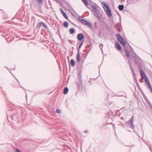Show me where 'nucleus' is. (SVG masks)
<instances>
[{"mask_svg": "<svg viewBox=\"0 0 152 152\" xmlns=\"http://www.w3.org/2000/svg\"><path fill=\"white\" fill-rule=\"evenodd\" d=\"M130 59L133 60L135 62V64L138 66V69L140 71L141 79H144L146 84L148 86V87H151V84L150 81L144 71L143 70L142 61L140 58L136 54H135V56L131 55Z\"/></svg>", "mask_w": 152, "mask_h": 152, "instance_id": "f257e3e1", "label": "nucleus"}, {"mask_svg": "<svg viewBox=\"0 0 152 152\" xmlns=\"http://www.w3.org/2000/svg\"><path fill=\"white\" fill-rule=\"evenodd\" d=\"M117 39L119 42L121 44L124 46V51L125 52L126 56L127 57H129L130 58L131 56H130L129 53L132 51L133 52V53L135 56L136 54L135 52H134V50L130 46L129 44V49L128 50L127 47L126 46V42L124 38L120 34H117L116 35ZM132 55L131 54L130 55Z\"/></svg>", "mask_w": 152, "mask_h": 152, "instance_id": "f03ea898", "label": "nucleus"}, {"mask_svg": "<svg viewBox=\"0 0 152 152\" xmlns=\"http://www.w3.org/2000/svg\"><path fill=\"white\" fill-rule=\"evenodd\" d=\"M91 8L93 11L94 14L97 18L98 20H100L102 18V15L99 13V10L97 9L95 5H92Z\"/></svg>", "mask_w": 152, "mask_h": 152, "instance_id": "7ed1b4c3", "label": "nucleus"}, {"mask_svg": "<svg viewBox=\"0 0 152 152\" xmlns=\"http://www.w3.org/2000/svg\"><path fill=\"white\" fill-rule=\"evenodd\" d=\"M42 26L44 27V28L47 30V31L49 33L50 35H52L47 25L45 23L42 22H39L37 23L36 29H37L38 28V29H39Z\"/></svg>", "mask_w": 152, "mask_h": 152, "instance_id": "20e7f679", "label": "nucleus"}, {"mask_svg": "<svg viewBox=\"0 0 152 152\" xmlns=\"http://www.w3.org/2000/svg\"><path fill=\"white\" fill-rule=\"evenodd\" d=\"M78 20L83 24L86 25L89 28H92V26L90 22H88L84 19H81L80 17H78Z\"/></svg>", "mask_w": 152, "mask_h": 152, "instance_id": "39448f33", "label": "nucleus"}, {"mask_svg": "<svg viewBox=\"0 0 152 152\" xmlns=\"http://www.w3.org/2000/svg\"><path fill=\"white\" fill-rule=\"evenodd\" d=\"M134 117L132 115L131 118L127 122H126V124H128L130 126V127L133 129H134V125L133 124Z\"/></svg>", "mask_w": 152, "mask_h": 152, "instance_id": "423d86ee", "label": "nucleus"}, {"mask_svg": "<svg viewBox=\"0 0 152 152\" xmlns=\"http://www.w3.org/2000/svg\"><path fill=\"white\" fill-rule=\"evenodd\" d=\"M77 84L79 89L80 90H83L84 87L83 84V81L81 79L79 80L78 82L77 83Z\"/></svg>", "mask_w": 152, "mask_h": 152, "instance_id": "0eeeda50", "label": "nucleus"}, {"mask_svg": "<svg viewBox=\"0 0 152 152\" xmlns=\"http://www.w3.org/2000/svg\"><path fill=\"white\" fill-rule=\"evenodd\" d=\"M61 13L62 14L64 17L65 18H66V19H67L69 22L71 23L72 24L74 25L75 26H76L77 27V26L76 25H74L68 19V17L67 15L66 14V13L64 11V10L61 9L60 8V9Z\"/></svg>", "mask_w": 152, "mask_h": 152, "instance_id": "6e6552de", "label": "nucleus"}, {"mask_svg": "<svg viewBox=\"0 0 152 152\" xmlns=\"http://www.w3.org/2000/svg\"><path fill=\"white\" fill-rule=\"evenodd\" d=\"M105 12L107 16L109 17H111L112 15V13L111 12V10L109 7L107 8L104 9Z\"/></svg>", "mask_w": 152, "mask_h": 152, "instance_id": "1a4fd4ad", "label": "nucleus"}, {"mask_svg": "<svg viewBox=\"0 0 152 152\" xmlns=\"http://www.w3.org/2000/svg\"><path fill=\"white\" fill-rule=\"evenodd\" d=\"M77 39L79 41H84V39L85 37L83 34L82 33L78 34L77 36Z\"/></svg>", "mask_w": 152, "mask_h": 152, "instance_id": "9d476101", "label": "nucleus"}, {"mask_svg": "<svg viewBox=\"0 0 152 152\" xmlns=\"http://www.w3.org/2000/svg\"><path fill=\"white\" fill-rule=\"evenodd\" d=\"M115 48L119 50H122V47L119 43L118 42H115Z\"/></svg>", "mask_w": 152, "mask_h": 152, "instance_id": "9b49d317", "label": "nucleus"}, {"mask_svg": "<svg viewBox=\"0 0 152 152\" xmlns=\"http://www.w3.org/2000/svg\"><path fill=\"white\" fill-rule=\"evenodd\" d=\"M81 57L80 54V51H77V54L76 56L77 61L78 62H80L81 61Z\"/></svg>", "mask_w": 152, "mask_h": 152, "instance_id": "f8f14e48", "label": "nucleus"}, {"mask_svg": "<svg viewBox=\"0 0 152 152\" xmlns=\"http://www.w3.org/2000/svg\"><path fill=\"white\" fill-rule=\"evenodd\" d=\"M73 13H71L72 15L73 16L76 18H77L78 17H79L80 16L74 10H73Z\"/></svg>", "mask_w": 152, "mask_h": 152, "instance_id": "ddd939ff", "label": "nucleus"}, {"mask_svg": "<svg viewBox=\"0 0 152 152\" xmlns=\"http://www.w3.org/2000/svg\"><path fill=\"white\" fill-rule=\"evenodd\" d=\"M101 3L103 5H102V6L103 7L104 9H105L109 7V6L106 3L104 2H102Z\"/></svg>", "mask_w": 152, "mask_h": 152, "instance_id": "4468645a", "label": "nucleus"}, {"mask_svg": "<svg viewBox=\"0 0 152 152\" xmlns=\"http://www.w3.org/2000/svg\"><path fill=\"white\" fill-rule=\"evenodd\" d=\"M64 92L63 93L64 94H67L68 92L69 91V89L67 87H65L64 88Z\"/></svg>", "mask_w": 152, "mask_h": 152, "instance_id": "2eb2a0df", "label": "nucleus"}, {"mask_svg": "<svg viewBox=\"0 0 152 152\" xmlns=\"http://www.w3.org/2000/svg\"><path fill=\"white\" fill-rule=\"evenodd\" d=\"M118 8L120 11H122L124 9V5H122V4L119 5L118 6Z\"/></svg>", "mask_w": 152, "mask_h": 152, "instance_id": "dca6fc26", "label": "nucleus"}, {"mask_svg": "<svg viewBox=\"0 0 152 152\" xmlns=\"http://www.w3.org/2000/svg\"><path fill=\"white\" fill-rule=\"evenodd\" d=\"M70 64L71 66H75V61L73 59H72L70 60Z\"/></svg>", "mask_w": 152, "mask_h": 152, "instance_id": "f3484780", "label": "nucleus"}, {"mask_svg": "<svg viewBox=\"0 0 152 152\" xmlns=\"http://www.w3.org/2000/svg\"><path fill=\"white\" fill-rule=\"evenodd\" d=\"M75 29L74 28H72L70 29L69 30V32L70 33L72 34L75 33Z\"/></svg>", "mask_w": 152, "mask_h": 152, "instance_id": "a211bd4d", "label": "nucleus"}, {"mask_svg": "<svg viewBox=\"0 0 152 152\" xmlns=\"http://www.w3.org/2000/svg\"><path fill=\"white\" fill-rule=\"evenodd\" d=\"M81 41V42L79 45L78 48L77 49V51H80V49L81 48V47L84 42V41H83H83Z\"/></svg>", "mask_w": 152, "mask_h": 152, "instance_id": "6ab92c4d", "label": "nucleus"}, {"mask_svg": "<svg viewBox=\"0 0 152 152\" xmlns=\"http://www.w3.org/2000/svg\"><path fill=\"white\" fill-rule=\"evenodd\" d=\"M105 114L106 115L105 116L106 118H110L111 116V114L109 112H107Z\"/></svg>", "mask_w": 152, "mask_h": 152, "instance_id": "aec40b11", "label": "nucleus"}, {"mask_svg": "<svg viewBox=\"0 0 152 152\" xmlns=\"http://www.w3.org/2000/svg\"><path fill=\"white\" fill-rule=\"evenodd\" d=\"M134 80H135V81L136 84L137 86V87L139 89H140V87L139 84L137 81V78H134Z\"/></svg>", "mask_w": 152, "mask_h": 152, "instance_id": "412c9836", "label": "nucleus"}, {"mask_svg": "<svg viewBox=\"0 0 152 152\" xmlns=\"http://www.w3.org/2000/svg\"><path fill=\"white\" fill-rule=\"evenodd\" d=\"M68 23L66 21H64L63 24V26L64 27L66 28H67L69 26Z\"/></svg>", "mask_w": 152, "mask_h": 152, "instance_id": "4be33fe9", "label": "nucleus"}, {"mask_svg": "<svg viewBox=\"0 0 152 152\" xmlns=\"http://www.w3.org/2000/svg\"><path fill=\"white\" fill-rule=\"evenodd\" d=\"M83 2L84 3V4H85V5L86 6H88L89 5L88 2L87 0H86L84 2Z\"/></svg>", "mask_w": 152, "mask_h": 152, "instance_id": "5701e85b", "label": "nucleus"}, {"mask_svg": "<svg viewBox=\"0 0 152 152\" xmlns=\"http://www.w3.org/2000/svg\"><path fill=\"white\" fill-rule=\"evenodd\" d=\"M82 75H81V72H79L78 74V76L77 77V78L79 79V80H80V79H81V77Z\"/></svg>", "mask_w": 152, "mask_h": 152, "instance_id": "b1692460", "label": "nucleus"}, {"mask_svg": "<svg viewBox=\"0 0 152 152\" xmlns=\"http://www.w3.org/2000/svg\"><path fill=\"white\" fill-rule=\"evenodd\" d=\"M37 2L39 4H42L43 0H36Z\"/></svg>", "mask_w": 152, "mask_h": 152, "instance_id": "393cba45", "label": "nucleus"}, {"mask_svg": "<svg viewBox=\"0 0 152 152\" xmlns=\"http://www.w3.org/2000/svg\"><path fill=\"white\" fill-rule=\"evenodd\" d=\"M128 61H129V65H130V67L131 68V69L132 72H134V70H133V68H132V66L130 62V61H129V59H128Z\"/></svg>", "mask_w": 152, "mask_h": 152, "instance_id": "a878e982", "label": "nucleus"}, {"mask_svg": "<svg viewBox=\"0 0 152 152\" xmlns=\"http://www.w3.org/2000/svg\"><path fill=\"white\" fill-rule=\"evenodd\" d=\"M56 113L58 114H60V113H61V111L60 110L58 109H57L56 110Z\"/></svg>", "mask_w": 152, "mask_h": 152, "instance_id": "bb28decb", "label": "nucleus"}, {"mask_svg": "<svg viewBox=\"0 0 152 152\" xmlns=\"http://www.w3.org/2000/svg\"><path fill=\"white\" fill-rule=\"evenodd\" d=\"M90 44L89 45H87V46L89 48H90L91 47V48H92V47H91L92 43H91V42L90 40Z\"/></svg>", "mask_w": 152, "mask_h": 152, "instance_id": "cd10ccee", "label": "nucleus"}, {"mask_svg": "<svg viewBox=\"0 0 152 152\" xmlns=\"http://www.w3.org/2000/svg\"><path fill=\"white\" fill-rule=\"evenodd\" d=\"M91 79V78H90L89 81V84H91V79L92 80H94V79Z\"/></svg>", "mask_w": 152, "mask_h": 152, "instance_id": "c85d7f7f", "label": "nucleus"}, {"mask_svg": "<svg viewBox=\"0 0 152 152\" xmlns=\"http://www.w3.org/2000/svg\"><path fill=\"white\" fill-rule=\"evenodd\" d=\"M132 1V0H128L127 1V2L128 4H129V3H131Z\"/></svg>", "mask_w": 152, "mask_h": 152, "instance_id": "c756f323", "label": "nucleus"}, {"mask_svg": "<svg viewBox=\"0 0 152 152\" xmlns=\"http://www.w3.org/2000/svg\"><path fill=\"white\" fill-rule=\"evenodd\" d=\"M133 72V76L134 77V78H136V75H135V74L134 73V72Z\"/></svg>", "mask_w": 152, "mask_h": 152, "instance_id": "7c9ffc66", "label": "nucleus"}, {"mask_svg": "<svg viewBox=\"0 0 152 152\" xmlns=\"http://www.w3.org/2000/svg\"><path fill=\"white\" fill-rule=\"evenodd\" d=\"M143 97L145 99L147 98L146 96H145V94L144 93L143 94Z\"/></svg>", "mask_w": 152, "mask_h": 152, "instance_id": "2f4dec72", "label": "nucleus"}, {"mask_svg": "<svg viewBox=\"0 0 152 152\" xmlns=\"http://www.w3.org/2000/svg\"><path fill=\"white\" fill-rule=\"evenodd\" d=\"M15 152H21L18 149H16L15 150Z\"/></svg>", "mask_w": 152, "mask_h": 152, "instance_id": "473e14b6", "label": "nucleus"}, {"mask_svg": "<svg viewBox=\"0 0 152 152\" xmlns=\"http://www.w3.org/2000/svg\"><path fill=\"white\" fill-rule=\"evenodd\" d=\"M102 46L101 49L102 50V47H103V45L102 44H100V45H99V48H100V46Z\"/></svg>", "mask_w": 152, "mask_h": 152, "instance_id": "72a5a7b5", "label": "nucleus"}, {"mask_svg": "<svg viewBox=\"0 0 152 152\" xmlns=\"http://www.w3.org/2000/svg\"><path fill=\"white\" fill-rule=\"evenodd\" d=\"M145 100L146 102L147 103L148 102H149V100H148V99L147 98L146 99H145Z\"/></svg>", "mask_w": 152, "mask_h": 152, "instance_id": "f704fd0d", "label": "nucleus"}, {"mask_svg": "<svg viewBox=\"0 0 152 152\" xmlns=\"http://www.w3.org/2000/svg\"><path fill=\"white\" fill-rule=\"evenodd\" d=\"M145 100L146 102L147 103L148 102H149V100H148V99L147 98L146 99H145Z\"/></svg>", "mask_w": 152, "mask_h": 152, "instance_id": "c9c22d12", "label": "nucleus"}, {"mask_svg": "<svg viewBox=\"0 0 152 152\" xmlns=\"http://www.w3.org/2000/svg\"><path fill=\"white\" fill-rule=\"evenodd\" d=\"M53 0L54 1H56V2H57L58 3H59L58 0Z\"/></svg>", "mask_w": 152, "mask_h": 152, "instance_id": "e433bc0d", "label": "nucleus"}, {"mask_svg": "<svg viewBox=\"0 0 152 152\" xmlns=\"http://www.w3.org/2000/svg\"><path fill=\"white\" fill-rule=\"evenodd\" d=\"M148 87L151 89V91L152 93V88L151 86V87Z\"/></svg>", "mask_w": 152, "mask_h": 152, "instance_id": "4c0bfd02", "label": "nucleus"}, {"mask_svg": "<svg viewBox=\"0 0 152 152\" xmlns=\"http://www.w3.org/2000/svg\"><path fill=\"white\" fill-rule=\"evenodd\" d=\"M39 12L41 13H42V11L41 10H40Z\"/></svg>", "mask_w": 152, "mask_h": 152, "instance_id": "58836bf2", "label": "nucleus"}, {"mask_svg": "<svg viewBox=\"0 0 152 152\" xmlns=\"http://www.w3.org/2000/svg\"><path fill=\"white\" fill-rule=\"evenodd\" d=\"M148 104L150 105H151V103H150V102L149 101V102H148Z\"/></svg>", "mask_w": 152, "mask_h": 152, "instance_id": "ea45409f", "label": "nucleus"}, {"mask_svg": "<svg viewBox=\"0 0 152 152\" xmlns=\"http://www.w3.org/2000/svg\"><path fill=\"white\" fill-rule=\"evenodd\" d=\"M107 97H108L109 95V94L107 93Z\"/></svg>", "mask_w": 152, "mask_h": 152, "instance_id": "a19ab883", "label": "nucleus"}, {"mask_svg": "<svg viewBox=\"0 0 152 152\" xmlns=\"http://www.w3.org/2000/svg\"><path fill=\"white\" fill-rule=\"evenodd\" d=\"M118 31H119V32H120V31H121V29H120V28H119V29H118Z\"/></svg>", "mask_w": 152, "mask_h": 152, "instance_id": "79ce46f5", "label": "nucleus"}, {"mask_svg": "<svg viewBox=\"0 0 152 152\" xmlns=\"http://www.w3.org/2000/svg\"><path fill=\"white\" fill-rule=\"evenodd\" d=\"M85 132L86 133H87L88 132V131H87V130H85Z\"/></svg>", "mask_w": 152, "mask_h": 152, "instance_id": "37998d69", "label": "nucleus"}, {"mask_svg": "<svg viewBox=\"0 0 152 152\" xmlns=\"http://www.w3.org/2000/svg\"><path fill=\"white\" fill-rule=\"evenodd\" d=\"M91 49V48H89V51H88V52L90 51Z\"/></svg>", "mask_w": 152, "mask_h": 152, "instance_id": "c03bdc74", "label": "nucleus"}, {"mask_svg": "<svg viewBox=\"0 0 152 152\" xmlns=\"http://www.w3.org/2000/svg\"><path fill=\"white\" fill-rule=\"evenodd\" d=\"M99 34H100V35H101V31H100Z\"/></svg>", "mask_w": 152, "mask_h": 152, "instance_id": "a18cd8bd", "label": "nucleus"}, {"mask_svg": "<svg viewBox=\"0 0 152 152\" xmlns=\"http://www.w3.org/2000/svg\"><path fill=\"white\" fill-rule=\"evenodd\" d=\"M86 0H82V1L83 2H84Z\"/></svg>", "mask_w": 152, "mask_h": 152, "instance_id": "49530a36", "label": "nucleus"}, {"mask_svg": "<svg viewBox=\"0 0 152 152\" xmlns=\"http://www.w3.org/2000/svg\"><path fill=\"white\" fill-rule=\"evenodd\" d=\"M86 0H82V1L83 2H84Z\"/></svg>", "mask_w": 152, "mask_h": 152, "instance_id": "de8ad7c7", "label": "nucleus"}, {"mask_svg": "<svg viewBox=\"0 0 152 152\" xmlns=\"http://www.w3.org/2000/svg\"><path fill=\"white\" fill-rule=\"evenodd\" d=\"M86 0H82V1L83 2H84Z\"/></svg>", "mask_w": 152, "mask_h": 152, "instance_id": "09e8293b", "label": "nucleus"}, {"mask_svg": "<svg viewBox=\"0 0 152 152\" xmlns=\"http://www.w3.org/2000/svg\"><path fill=\"white\" fill-rule=\"evenodd\" d=\"M17 80V81L18 82V83L19 84V81L18 80Z\"/></svg>", "mask_w": 152, "mask_h": 152, "instance_id": "8fccbe9b", "label": "nucleus"}, {"mask_svg": "<svg viewBox=\"0 0 152 152\" xmlns=\"http://www.w3.org/2000/svg\"><path fill=\"white\" fill-rule=\"evenodd\" d=\"M124 108V107H122V109H121V110L123 109Z\"/></svg>", "mask_w": 152, "mask_h": 152, "instance_id": "3c124183", "label": "nucleus"}, {"mask_svg": "<svg viewBox=\"0 0 152 152\" xmlns=\"http://www.w3.org/2000/svg\"><path fill=\"white\" fill-rule=\"evenodd\" d=\"M112 124V123H109V124Z\"/></svg>", "mask_w": 152, "mask_h": 152, "instance_id": "603ef678", "label": "nucleus"}, {"mask_svg": "<svg viewBox=\"0 0 152 152\" xmlns=\"http://www.w3.org/2000/svg\"><path fill=\"white\" fill-rule=\"evenodd\" d=\"M13 116H13L12 117V119H13Z\"/></svg>", "mask_w": 152, "mask_h": 152, "instance_id": "864d4df0", "label": "nucleus"}, {"mask_svg": "<svg viewBox=\"0 0 152 152\" xmlns=\"http://www.w3.org/2000/svg\"><path fill=\"white\" fill-rule=\"evenodd\" d=\"M142 82H143V80H142V81H141V82H141V83H142Z\"/></svg>", "mask_w": 152, "mask_h": 152, "instance_id": "5fc2aeb1", "label": "nucleus"}]
</instances>
